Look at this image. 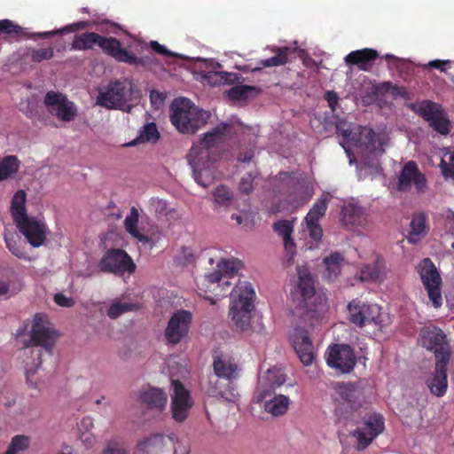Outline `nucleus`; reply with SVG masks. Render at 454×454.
Masks as SVG:
<instances>
[{
	"label": "nucleus",
	"instance_id": "obj_1",
	"mask_svg": "<svg viewBox=\"0 0 454 454\" xmlns=\"http://www.w3.org/2000/svg\"><path fill=\"white\" fill-rule=\"evenodd\" d=\"M98 46L102 51L116 61L132 66L143 65L142 59L121 47L120 40L115 37L103 36L95 32H84L74 36L71 50L88 51Z\"/></svg>",
	"mask_w": 454,
	"mask_h": 454
},
{
	"label": "nucleus",
	"instance_id": "obj_2",
	"mask_svg": "<svg viewBox=\"0 0 454 454\" xmlns=\"http://www.w3.org/2000/svg\"><path fill=\"white\" fill-rule=\"evenodd\" d=\"M338 133L349 146L356 147L363 156L382 155L387 137L372 129L360 125L337 126Z\"/></svg>",
	"mask_w": 454,
	"mask_h": 454
},
{
	"label": "nucleus",
	"instance_id": "obj_3",
	"mask_svg": "<svg viewBox=\"0 0 454 454\" xmlns=\"http://www.w3.org/2000/svg\"><path fill=\"white\" fill-rule=\"evenodd\" d=\"M231 128V124L221 122L212 131L206 133L198 144L192 145L188 154L192 168L215 164L220 158L218 145L224 141Z\"/></svg>",
	"mask_w": 454,
	"mask_h": 454
},
{
	"label": "nucleus",
	"instance_id": "obj_4",
	"mask_svg": "<svg viewBox=\"0 0 454 454\" xmlns=\"http://www.w3.org/2000/svg\"><path fill=\"white\" fill-rule=\"evenodd\" d=\"M171 114L172 124L184 134H193L203 127L211 116L210 112L199 109L188 98L174 100Z\"/></svg>",
	"mask_w": 454,
	"mask_h": 454
},
{
	"label": "nucleus",
	"instance_id": "obj_5",
	"mask_svg": "<svg viewBox=\"0 0 454 454\" xmlns=\"http://www.w3.org/2000/svg\"><path fill=\"white\" fill-rule=\"evenodd\" d=\"M232 305L230 315L235 325L241 331L250 327L255 292L247 281H239L231 292Z\"/></svg>",
	"mask_w": 454,
	"mask_h": 454
},
{
	"label": "nucleus",
	"instance_id": "obj_6",
	"mask_svg": "<svg viewBox=\"0 0 454 454\" xmlns=\"http://www.w3.org/2000/svg\"><path fill=\"white\" fill-rule=\"evenodd\" d=\"M136 85L129 79L116 80L99 92L97 103L108 109L129 112L133 106Z\"/></svg>",
	"mask_w": 454,
	"mask_h": 454
},
{
	"label": "nucleus",
	"instance_id": "obj_7",
	"mask_svg": "<svg viewBox=\"0 0 454 454\" xmlns=\"http://www.w3.org/2000/svg\"><path fill=\"white\" fill-rule=\"evenodd\" d=\"M418 343L433 352L436 361L450 360V345L444 332L434 325L423 326L419 333Z\"/></svg>",
	"mask_w": 454,
	"mask_h": 454
},
{
	"label": "nucleus",
	"instance_id": "obj_8",
	"mask_svg": "<svg viewBox=\"0 0 454 454\" xmlns=\"http://www.w3.org/2000/svg\"><path fill=\"white\" fill-rule=\"evenodd\" d=\"M385 429V422L382 415L372 413L365 416L355 430L350 432V436L356 440L355 449L358 451L364 450Z\"/></svg>",
	"mask_w": 454,
	"mask_h": 454
},
{
	"label": "nucleus",
	"instance_id": "obj_9",
	"mask_svg": "<svg viewBox=\"0 0 454 454\" xmlns=\"http://www.w3.org/2000/svg\"><path fill=\"white\" fill-rule=\"evenodd\" d=\"M333 398L339 404H346L351 411H357L364 402V383L358 380L353 382L333 384Z\"/></svg>",
	"mask_w": 454,
	"mask_h": 454
},
{
	"label": "nucleus",
	"instance_id": "obj_10",
	"mask_svg": "<svg viewBox=\"0 0 454 454\" xmlns=\"http://www.w3.org/2000/svg\"><path fill=\"white\" fill-rule=\"evenodd\" d=\"M418 273L434 308L442 305V278L435 265L429 258H424L418 266Z\"/></svg>",
	"mask_w": 454,
	"mask_h": 454
},
{
	"label": "nucleus",
	"instance_id": "obj_11",
	"mask_svg": "<svg viewBox=\"0 0 454 454\" xmlns=\"http://www.w3.org/2000/svg\"><path fill=\"white\" fill-rule=\"evenodd\" d=\"M348 320L357 327H364L366 325L374 324L382 325L383 319L381 308L377 304L366 303L358 299L352 300L348 304Z\"/></svg>",
	"mask_w": 454,
	"mask_h": 454
},
{
	"label": "nucleus",
	"instance_id": "obj_12",
	"mask_svg": "<svg viewBox=\"0 0 454 454\" xmlns=\"http://www.w3.org/2000/svg\"><path fill=\"white\" fill-rule=\"evenodd\" d=\"M328 366L341 373H349L356 364L354 349L348 344H333L326 351Z\"/></svg>",
	"mask_w": 454,
	"mask_h": 454
},
{
	"label": "nucleus",
	"instance_id": "obj_13",
	"mask_svg": "<svg viewBox=\"0 0 454 454\" xmlns=\"http://www.w3.org/2000/svg\"><path fill=\"white\" fill-rule=\"evenodd\" d=\"M101 271L111 272L117 275L125 272L133 273L136 265L126 251L119 248L108 250L99 262Z\"/></svg>",
	"mask_w": 454,
	"mask_h": 454
},
{
	"label": "nucleus",
	"instance_id": "obj_14",
	"mask_svg": "<svg viewBox=\"0 0 454 454\" xmlns=\"http://www.w3.org/2000/svg\"><path fill=\"white\" fill-rule=\"evenodd\" d=\"M192 315L185 309L176 311L169 318L165 329V339L168 344L176 345L187 335L192 325Z\"/></svg>",
	"mask_w": 454,
	"mask_h": 454
},
{
	"label": "nucleus",
	"instance_id": "obj_15",
	"mask_svg": "<svg viewBox=\"0 0 454 454\" xmlns=\"http://www.w3.org/2000/svg\"><path fill=\"white\" fill-rule=\"evenodd\" d=\"M15 224L31 247L36 248L44 245L49 234V229L44 221L28 215Z\"/></svg>",
	"mask_w": 454,
	"mask_h": 454
},
{
	"label": "nucleus",
	"instance_id": "obj_16",
	"mask_svg": "<svg viewBox=\"0 0 454 454\" xmlns=\"http://www.w3.org/2000/svg\"><path fill=\"white\" fill-rule=\"evenodd\" d=\"M57 333L51 326L47 316L36 314L31 329V342L34 346L42 347L50 354L55 345Z\"/></svg>",
	"mask_w": 454,
	"mask_h": 454
},
{
	"label": "nucleus",
	"instance_id": "obj_17",
	"mask_svg": "<svg viewBox=\"0 0 454 454\" xmlns=\"http://www.w3.org/2000/svg\"><path fill=\"white\" fill-rule=\"evenodd\" d=\"M414 185L419 193H423L427 188V178L413 160L406 162L400 172L396 182V189L402 192H408Z\"/></svg>",
	"mask_w": 454,
	"mask_h": 454
},
{
	"label": "nucleus",
	"instance_id": "obj_18",
	"mask_svg": "<svg viewBox=\"0 0 454 454\" xmlns=\"http://www.w3.org/2000/svg\"><path fill=\"white\" fill-rule=\"evenodd\" d=\"M44 104L49 107V111L61 121H70L76 115L74 104L61 93L55 91L47 92L44 97Z\"/></svg>",
	"mask_w": 454,
	"mask_h": 454
},
{
	"label": "nucleus",
	"instance_id": "obj_19",
	"mask_svg": "<svg viewBox=\"0 0 454 454\" xmlns=\"http://www.w3.org/2000/svg\"><path fill=\"white\" fill-rule=\"evenodd\" d=\"M174 395H172V417L177 422H183L188 417L192 406L190 392L179 380H172Z\"/></svg>",
	"mask_w": 454,
	"mask_h": 454
},
{
	"label": "nucleus",
	"instance_id": "obj_20",
	"mask_svg": "<svg viewBox=\"0 0 454 454\" xmlns=\"http://www.w3.org/2000/svg\"><path fill=\"white\" fill-rule=\"evenodd\" d=\"M291 340L301 362L304 365L311 364L314 359V348L308 332L303 328L296 327Z\"/></svg>",
	"mask_w": 454,
	"mask_h": 454
},
{
	"label": "nucleus",
	"instance_id": "obj_21",
	"mask_svg": "<svg viewBox=\"0 0 454 454\" xmlns=\"http://www.w3.org/2000/svg\"><path fill=\"white\" fill-rule=\"evenodd\" d=\"M450 360L436 361L433 376L427 381L430 392L437 396H443L448 388L447 367Z\"/></svg>",
	"mask_w": 454,
	"mask_h": 454
},
{
	"label": "nucleus",
	"instance_id": "obj_22",
	"mask_svg": "<svg viewBox=\"0 0 454 454\" xmlns=\"http://www.w3.org/2000/svg\"><path fill=\"white\" fill-rule=\"evenodd\" d=\"M379 52L372 48H364L349 52L345 57V62L348 66H356L360 70L369 72L372 70Z\"/></svg>",
	"mask_w": 454,
	"mask_h": 454
},
{
	"label": "nucleus",
	"instance_id": "obj_23",
	"mask_svg": "<svg viewBox=\"0 0 454 454\" xmlns=\"http://www.w3.org/2000/svg\"><path fill=\"white\" fill-rule=\"evenodd\" d=\"M340 215L341 223L347 228L364 226L367 221L365 209L354 203L342 207Z\"/></svg>",
	"mask_w": 454,
	"mask_h": 454
},
{
	"label": "nucleus",
	"instance_id": "obj_24",
	"mask_svg": "<svg viewBox=\"0 0 454 454\" xmlns=\"http://www.w3.org/2000/svg\"><path fill=\"white\" fill-rule=\"evenodd\" d=\"M273 231L283 239L285 250L292 260L296 253V245L292 238L294 224L289 220H280L273 223Z\"/></svg>",
	"mask_w": 454,
	"mask_h": 454
},
{
	"label": "nucleus",
	"instance_id": "obj_25",
	"mask_svg": "<svg viewBox=\"0 0 454 454\" xmlns=\"http://www.w3.org/2000/svg\"><path fill=\"white\" fill-rule=\"evenodd\" d=\"M316 289L311 274L307 269H298V284L295 295L301 298L300 303L307 306V301L315 294Z\"/></svg>",
	"mask_w": 454,
	"mask_h": 454
},
{
	"label": "nucleus",
	"instance_id": "obj_26",
	"mask_svg": "<svg viewBox=\"0 0 454 454\" xmlns=\"http://www.w3.org/2000/svg\"><path fill=\"white\" fill-rule=\"evenodd\" d=\"M408 108L421 117L427 122L431 121L442 111H444L442 105L428 99L410 103L408 105Z\"/></svg>",
	"mask_w": 454,
	"mask_h": 454
},
{
	"label": "nucleus",
	"instance_id": "obj_27",
	"mask_svg": "<svg viewBox=\"0 0 454 454\" xmlns=\"http://www.w3.org/2000/svg\"><path fill=\"white\" fill-rule=\"evenodd\" d=\"M139 400L150 409L162 411L166 407L168 395L161 388L150 387L141 392Z\"/></svg>",
	"mask_w": 454,
	"mask_h": 454
},
{
	"label": "nucleus",
	"instance_id": "obj_28",
	"mask_svg": "<svg viewBox=\"0 0 454 454\" xmlns=\"http://www.w3.org/2000/svg\"><path fill=\"white\" fill-rule=\"evenodd\" d=\"M410 227L408 241L415 244L425 237L429 231L427 215L423 212L413 214Z\"/></svg>",
	"mask_w": 454,
	"mask_h": 454
},
{
	"label": "nucleus",
	"instance_id": "obj_29",
	"mask_svg": "<svg viewBox=\"0 0 454 454\" xmlns=\"http://www.w3.org/2000/svg\"><path fill=\"white\" fill-rule=\"evenodd\" d=\"M213 209H228L234 202V192L226 184H219L212 192Z\"/></svg>",
	"mask_w": 454,
	"mask_h": 454
},
{
	"label": "nucleus",
	"instance_id": "obj_30",
	"mask_svg": "<svg viewBox=\"0 0 454 454\" xmlns=\"http://www.w3.org/2000/svg\"><path fill=\"white\" fill-rule=\"evenodd\" d=\"M387 275L386 262L382 257L377 256L372 264L363 267L361 270V278L367 281L381 282Z\"/></svg>",
	"mask_w": 454,
	"mask_h": 454
},
{
	"label": "nucleus",
	"instance_id": "obj_31",
	"mask_svg": "<svg viewBox=\"0 0 454 454\" xmlns=\"http://www.w3.org/2000/svg\"><path fill=\"white\" fill-rule=\"evenodd\" d=\"M227 385L228 387L223 389L220 382V378H216L215 376L210 377L207 392L211 396L221 397L227 402H234L237 397L236 389L231 387V384L229 385L227 383Z\"/></svg>",
	"mask_w": 454,
	"mask_h": 454
},
{
	"label": "nucleus",
	"instance_id": "obj_32",
	"mask_svg": "<svg viewBox=\"0 0 454 454\" xmlns=\"http://www.w3.org/2000/svg\"><path fill=\"white\" fill-rule=\"evenodd\" d=\"M27 193L24 190H19L12 199L11 213L13 222L16 223L28 216L26 208Z\"/></svg>",
	"mask_w": 454,
	"mask_h": 454
},
{
	"label": "nucleus",
	"instance_id": "obj_33",
	"mask_svg": "<svg viewBox=\"0 0 454 454\" xmlns=\"http://www.w3.org/2000/svg\"><path fill=\"white\" fill-rule=\"evenodd\" d=\"M343 260V256L338 252L332 253L329 256H326L324 259L325 265L324 278L328 281L335 280L340 273V265Z\"/></svg>",
	"mask_w": 454,
	"mask_h": 454
},
{
	"label": "nucleus",
	"instance_id": "obj_34",
	"mask_svg": "<svg viewBox=\"0 0 454 454\" xmlns=\"http://www.w3.org/2000/svg\"><path fill=\"white\" fill-rule=\"evenodd\" d=\"M139 213L138 210L132 207L129 212V215L126 216L124 220V227L125 230L135 239H138L142 243H148L149 238L148 236L142 234L137 230Z\"/></svg>",
	"mask_w": 454,
	"mask_h": 454
},
{
	"label": "nucleus",
	"instance_id": "obj_35",
	"mask_svg": "<svg viewBox=\"0 0 454 454\" xmlns=\"http://www.w3.org/2000/svg\"><path fill=\"white\" fill-rule=\"evenodd\" d=\"M272 51L276 53L275 56L262 59L260 61V67L254 68V71H259L263 67H278L283 66L288 61V53L290 51V48L288 47H274Z\"/></svg>",
	"mask_w": 454,
	"mask_h": 454
},
{
	"label": "nucleus",
	"instance_id": "obj_36",
	"mask_svg": "<svg viewBox=\"0 0 454 454\" xmlns=\"http://www.w3.org/2000/svg\"><path fill=\"white\" fill-rule=\"evenodd\" d=\"M213 369L216 378L223 379L231 384V380L235 378V372L238 369L237 365L231 363H226L218 357L214 360Z\"/></svg>",
	"mask_w": 454,
	"mask_h": 454
},
{
	"label": "nucleus",
	"instance_id": "obj_37",
	"mask_svg": "<svg viewBox=\"0 0 454 454\" xmlns=\"http://www.w3.org/2000/svg\"><path fill=\"white\" fill-rule=\"evenodd\" d=\"M289 398L284 395L274 396L272 399L266 401L264 409L267 412L274 417L284 415L289 408Z\"/></svg>",
	"mask_w": 454,
	"mask_h": 454
},
{
	"label": "nucleus",
	"instance_id": "obj_38",
	"mask_svg": "<svg viewBox=\"0 0 454 454\" xmlns=\"http://www.w3.org/2000/svg\"><path fill=\"white\" fill-rule=\"evenodd\" d=\"M192 171L194 180L202 187H207L215 181L214 164L200 166L198 168H192Z\"/></svg>",
	"mask_w": 454,
	"mask_h": 454
},
{
	"label": "nucleus",
	"instance_id": "obj_39",
	"mask_svg": "<svg viewBox=\"0 0 454 454\" xmlns=\"http://www.w3.org/2000/svg\"><path fill=\"white\" fill-rule=\"evenodd\" d=\"M261 92V89L253 85H237L228 90V97L232 100L245 101Z\"/></svg>",
	"mask_w": 454,
	"mask_h": 454
},
{
	"label": "nucleus",
	"instance_id": "obj_40",
	"mask_svg": "<svg viewBox=\"0 0 454 454\" xmlns=\"http://www.w3.org/2000/svg\"><path fill=\"white\" fill-rule=\"evenodd\" d=\"M328 198L325 195H323L320 199H318L310 208L309 213L305 217V222L307 223H319V220L322 216L325 215L327 207H328Z\"/></svg>",
	"mask_w": 454,
	"mask_h": 454
},
{
	"label": "nucleus",
	"instance_id": "obj_41",
	"mask_svg": "<svg viewBox=\"0 0 454 454\" xmlns=\"http://www.w3.org/2000/svg\"><path fill=\"white\" fill-rule=\"evenodd\" d=\"M4 242L8 250L19 259H28L24 246L21 245L19 237L14 233H4Z\"/></svg>",
	"mask_w": 454,
	"mask_h": 454
},
{
	"label": "nucleus",
	"instance_id": "obj_42",
	"mask_svg": "<svg viewBox=\"0 0 454 454\" xmlns=\"http://www.w3.org/2000/svg\"><path fill=\"white\" fill-rule=\"evenodd\" d=\"M164 442L165 437L162 434H154L141 442L138 448L146 454L158 453L162 451Z\"/></svg>",
	"mask_w": 454,
	"mask_h": 454
},
{
	"label": "nucleus",
	"instance_id": "obj_43",
	"mask_svg": "<svg viewBox=\"0 0 454 454\" xmlns=\"http://www.w3.org/2000/svg\"><path fill=\"white\" fill-rule=\"evenodd\" d=\"M20 168L16 156L9 155L0 161V181L6 180L14 175Z\"/></svg>",
	"mask_w": 454,
	"mask_h": 454
},
{
	"label": "nucleus",
	"instance_id": "obj_44",
	"mask_svg": "<svg viewBox=\"0 0 454 454\" xmlns=\"http://www.w3.org/2000/svg\"><path fill=\"white\" fill-rule=\"evenodd\" d=\"M428 125L441 135H448L451 130V123L448 114L442 111L437 117L428 122Z\"/></svg>",
	"mask_w": 454,
	"mask_h": 454
},
{
	"label": "nucleus",
	"instance_id": "obj_45",
	"mask_svg": "<svg viewBox=\"0 0 454 454\" xmlns=\"http://www.w3.org/2000/svg\"><path fill=\"white\" fill-rule=\"evenodd\" d=\"M223 278H224V277H223V273L221 272V270H219V268H217L214 272L206 275L201 282L202 286L198 285V288L200 290V294L204 296L205 299L210 301V302L212 304H215V300L207 295V289H204L203 286H205L207 288L208 287L207 284L215 285V284L222 281Z\"/></svg>",
	"mask_w": 454,
	"mask_h": 454
},
{
	"label": "nucleus",
	"instance_id": "obj_46",
	"mask_svg": "<svg viewBox=\"0 0 454 454\" xmlns=\"http://www.w3.org/2000/svg\"><path fill=\"white\" fill-rule=\"evenodd\" d=\"M159 138L160 133L156 124L150 122L142 128L137 140L141 143L150 142L154 144L159 140Z\"/></svg>",
	"mask_w": 454,
	"mask_h": 454
},
{
	"label": "nucleus",
	"instance_id": "obj_47",
	"mask_svg": "<svg viewBox=\"0 0 454 454\" xmlns=\"http://www.w3.org/2000/svg\"><path fill=\"white\" fill-rule=\"evenodd\" d=\"M138 309V306L135 303L131 302H121V301H114L111 304L107 310V316L110 318L115 319L123 313L128 311H133Z\"/></svg>",
	"mask_w": 454,
	"mask_h": 454
},
{
	"label": "nucleus",
	"instance_id": "obj_48",
	"mask_svg": "<svg viewBox=\"0 0 454 454\" xmlns=\"http://www.w3.org/2000/svg\"><path fill=\"white\" fill-rule=\"evenodd\" d=\"M30 443V439L27 435L19 434L12 437L8 449L4 454H17L20 451L26 450Z\"/></svg>",
	"mask_w": 454,
	"mask_h": 454
},
{
	"label": "nucleus",
	"instance_id": "obj_49",
	"mask_svg": "<svg viewBox=\"0 0 454 454\" xmlns=\"http://www.w3.org/2000/svg\"><path fill=\"white\" fill-rule=\"evenodd\" d=\"M239 261L223 259L217 263V268H219L224 278H231L239 271Z\"/></svg>",
	"mask_w": 454,
	"mask_h": 454
},
{
	"label": "nucleus",
	"instance_id": "obj_50",
	"mask_svg": "<svg viewBox=\"0 0 454 454\" xmlns=\"http://www.w3.org/2000/svg\"><path fill=\"white\" fill-rule=\"evenodd\" d=\"M54 55L53 48H41V49H34L31 51V60L33 62H42L43 60H49L52 59Z\"/></svg>",
	"mask_w": 454,
	"mask_h": 454
},
{
	"label": "nucleus",
	"instance_id": "obj_51",
	"mask_svg": "<svg viewBox=\"0 0 454 454\" xmlns=\"http://www.w3.org/2000/svg\"><path fill=\"white\" fill-rule=\"evenodd\" d=\"M21 30V27L14 24L10 20H0V37L7 35H20Z\"/></svg>",
	"mask_w": 454,
	"mask_h": 454
},
{
	"label": "nucleus",
	"instance_id": "obj_52",
	"mask_svg": "<svg viewBox=\"0 0 454 454\" xmlns=\"http://www.w3.org/2000/svg\"><path fill=\"white\" fill-rule=\"evenodd\" d=\"M256 177V175L249 172L246 174L239 181V190L240 192L244 194H250L254 190V181Z\"/></svg>",
	"mask_w": 454,
	"mask_h": 454
},
{
	"label": "nucleus",
	"instance_id": "obj_53",
	"mask_svg": "<svg viewBox=\"0 0 454 454\" xmlns=\"http://www.w3.org/2000/svg\"><path fill=\"white\" fill-rule=\"evenodd\" d=\"M266 380L270 387H278L286 381V377L279 370L273 368L267 371Z\"/></svg>",
	"mask_w": 454,
	"mask_h": 454
},
{
	"label": "nucleus",
	"instance_id": "obj_54",
	"mask_svg": "<svg viewBox=\"0 0 454 454\" xmlns=\"http://www.w3.org/2000/svg\"><path fill=\"white\" fill-rule=\"evenodd\" d=\"M102 454H127V450L119 442L108 441Z\"/></svg>",
	"mask_w": 454,
	"mask_h": 454
},
{
	"label": "nucleus",
	"instance_id": "obj_55",
	"mask_svg": "<svg viewBox=\"0 0 454 454\" xmlns=\"http://www.w3.org/2000/svg\"><path fill=\"white\" fill-rule=\"evenodd\" d=\"M440 167L445 177L454 178V153L450 155L448 163L442 159Z\"/></svg>",
	"mask_w": 454,
	"mask_h": 454
},
{
	"label": "nucleus",
	"instance_id": "obj_56",
	"mask_svg": "<svg viewBox=\"0 0 454 454\" xmlns=\"http://www.w3.org/2000/svg\"><path fill=\"white\" fill-rule=\"evenodd\" d=\"M443 224L445 231L454 235V212L447 209L443 214Z\"/></svg>",
	"mask_w": 454,
	"mask_h": 454
},
{
	"label": "nucleus",
	"instance_id": "obj_57",
	"mask_svg": "<svg viewBox=\"0 0 454 454\" xmlns=\"http://www.w3.org/2000/svg\"><path fill=\"white\" fill-rule=\"evenodd\" d=\"M307 228L309 231V236L312 239L315 241H319L322 239L323 236V230L318 223H306Z\"/></svg>",
	"mask_w": 454,
	"mask_h": 454
},
{
	"label": "nucleus",
	"instance_id": "obj_58",
	"mask_svg": "<svg viewBox=\"0 0 454 454\" xmlns=\"http://www.w3.org/2000/svg\"><path fill=\"white\" fill-rule=\"evenodd\" d=\"M151 48L158 54L165 57H176L177 55L168 50L164 45H161L157 41H151Z\"/></svg>",
	"mask_w": 454,
	"mask_h": 454
},
{
	"label": "nucleus",
	"instance_id": "obj_59",
	"mask_svg": "<svg viewBox=\"0 0 454 454\" xmlns=\"http://www.w3.org/2000/svg\"><path fill=\"white\" fill-rule=\"evenodd\" d=\"M451 64L450 60L434 59L428 62L427 67L439 69L442 73H447V69Z\"/></svg>",
	"mask_w": 454,
	"mask_h": 454
},
{
	"label": "nucleus",
	"instance_id": "obj_60",
	"mask_svg": "<svg viewBox=\"0 0 454 454\" xmlns=\"http://www.w3.org/2000/svg\"><path fill=\"white\" fill-rule=\"evenodd\" d=\"M54 301L60 307L70 308L73 307L74 301L72 298L67 297L63 294H56L54 295Z\"/></svg>",
	"mask_w": 454,
	"mask_h": 454
},
{
	"label": "nucleus",
	"instance_id": "obj_61",
	"mask_svg": "<svg viewBox=\"0 0 454 454\" xmlns=\"http://www.w3.org/2000/svg\"><path fill=\"white\" fill-rule=\"evenodd\" d=\"M394 85L391 82H384L376 86H374V93L378 95H386L387 93H391L393 90Z\"/></svg>",
	"mask_w": 454,
	"mask_h": 454
},
{
	"label": "nucleus",
	"instance_id": "obj_62",
	"mask_svg": "<svg viewBox=\"0 0 454 454\" xmlns=\"http://www.w3.org/2000/svg\"><path fill=\"white\" fill-rule=\"evenodd\" d=\"M100 25H106L107 28L106 30H101V32H106L111 33L114 35H118L119 31L121 29V26L115 22H112L108 20H104L103 21L99 22Z\"/></svg>",
	"mask_w": 454,
	"mask_h": 454
},
{
	"label": "nucleus",
	"instance_id": "obj_63",
	"mask_svg": "<svg viewBox=\"0 0 454 454\" xmlns=\"http://www.w3.org/2000/svg\"><path fill=\"white\" fill-rule=\"evenodd\" d=\"M253 157L254 152L251 149H247L239 153L237 160L240 162H249Z\"/></svg>",
	"mask_w": 454,
	"mask_h": 454
},
{
	"label": "nucleus",
	"instance_id": "obj_64",
	"mask_svg": "<svg viewBox=\"0 0 454 454\" xmlns=\"http://www.w3.org/2000/svg\"><path fill=\"white\" fill-rule=\"evenodd\" d=\"M391 94L395 97H396V96L402 97L404 99H408L410 98L409 92L406 90V89L404 87H402V86L394 85Z\"/></svg>",
	"mask_w": 454,
	"mask_h": 454
}]
</instances>
